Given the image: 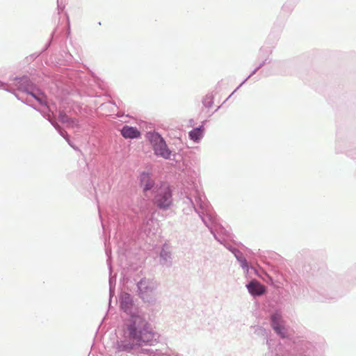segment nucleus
Here are the masks:
<instances>
[{
	"label": "nucleus",
	"mask_w": 356,
	"mask_h": 356,
	"mask_svg": "<svg viewBox=\"0 0 356 356\" xmlns=\"http://www.w3.org/2000/svg\"><path fill=\"white\" fill-rule=\"evenodd\" d=\"M271 325L276 333L281 337H286V330L283 325V320L280 313L276 312L271 316Z\"/></svg>",
	"instance_id": "4"
},
{
	"label": "nucleus",
	"mask_w": 356,
	"mask_h": 356,
	"mask_svg": "<svg viewBox=\"0 0 356 356\" xmlns=\"http://www.w3.org/2000/svg\"><path fill=\"white\" fill-rule=\"evenodd\" d=\"M60 120H62V122H68L67 117L65 115L61 116Z\"/></svg>",
	"instance_id": "13"
},
{
	"label": "nucleus",
	"mask_w": 356,
	"mask_h": 356,
	"mask_svg": "<svg viewBox=\"0 0 356 356\" xmlns=\"http://www.w3.org/2000/svg\"><path fill=\"white\" fill-rule=\"evenodd\" d=\"M203 129L202 127L196 128L190 131L189 136L193 141H198L202 137Z\"/></svg>",
	"instance_id": "8"
},
{
	"label": "nucleus",
	"mask_w": 356,
	"mask_h": 356,
	"mask_svg": "<svg viewBox=\"0 0 356 356\" xmlns=\"http://www.w3.org/2000/svg\"><path fill=\"white\" fill-rule=\"evenodd\" d=\"M141 182L144 186V191H148L151 189L154 186L153 181L149 178L147 174H143L141 176Z\"/></svg>",
	"instance_id": "7"
},
{
	"label": "nucleus",
	"mask_w": 356,
	"mask_h": 356,
	"mask_svg": "<svg viewBox=\"0 0 356 356\" xmlns=\"http://www.w3.org/2000/svg\"><path fill=\"white\" fill-rule=\"evenodd\" d=\"M170 252H167L164 248L162 250L161 252V256L162 257H164L165 259H166V257L168 256V254Z\"/></svg>",
	"instance_id": "11"
},
{
	"label": "nucleus",
	"mask_w": 356,
	"mask_h": 356,
	"mask_svg": "<svg viewBox=\"0 0 356 356\" xmlns=\"http://www.w3.org/2000/svg\"><path fill=\"white\" fill-rule=\"evenodd\" d=\"M29 95H30L33 97H34L41 104H47V98H46V96L43 93L39 92L38 94H35V93H33V92H29Z\"/></svg>",
	"instance_id": "9"
},
{
	"label": "nucleus",
	"mask_w": 356,
	"mask_h": 356,
	"mask_svg": "<svg viewBox=\"0 0 356 356\" xmlns=\"http://www.w3.org/2000/svg\"><path fill=\"white\" fill-rule=\"evenodd\" d=\"M70 122L72 123V127H77L78 126V122L76 120H71Z\"/></svg>",
	"instance_id": "12"
},
{
	"label": "nucleus",
	"mask_w": 356,
	"mask_h": 356,
	"mask_svg": "<svg viewBox=\"0 0 356 356\" xmlns=\"http://www.w3.org/2000/svg\"><path fill=\"white\" fill-rule=\"evenodd\" d=\"M147 138L152 146L154 153L165 159L170 158L171 151L168 148L163 138L156 132L147 133Z\"/></svg>",
	"instance_id": "2"
},
{
	"label": "nucleus",
	"mask_w": 356,
	"mask_h": 356,
	"mask_svg": "<svg viewBox=\"0 0 356 356\" xmlns=\"http://www.w3.org/2000/svg\"><path fill=\"white\" fill-rule=\"evenodd\" d=\"M121 134L125 138H137L140 136V132L136 127H130L128 125L124 126L121 129Z\"/></svg>",
	"instance_id": "6"
},
{
	"label": "nucleus",
	"mask_w": 356,
	"mask_h": 356,
	"mask_svg": "<svg viewBox=\"0 0 356 356\" xmlns=\"http://www.w3.org/2000/svg\"><path fill=\"white\" fill-rule=\"evenodd\" d=\"M131 305V300L129 298V295L126 294L124 298H122V302H121V307L124 309H127L129 308V306Z\"/></svg>",
	"instance_id": "10"
},
{
	"label": "nucleus",
	"mask_w": 356,
	"mask_h": 356,
	"mask_svg": "<svg viewBox=\"0 0 356 356\" xmlns=\"http://www.w3.org/2000/svg\"><path fill=\"white\" fill-rule=\"evenodd\" d=\"M129 337L134 342L140 345L141 343H148L152 338L149 327L144 318L140 316H132L127 324Z\"/></svg>",
	"instance_id": "1"
},
{
	"label": "nucleus",
	"mask_w": 356,
	"mask_h": 356,
	"mask_svg": "<svg viewBox=\"0 0 356 356\" xmlns=\"http://www.w3.org/2000/svg\"><path fill=\"white\" fill-rule=\"evenodd\" d=\"M249 292L253 296H261L265 293L266 289L264 285L257 281H252L247 285Z\"/></svg>",
	"instance_id": "5"
},
{
	"label": "nucleus",
	"mask_w": 356,
	"mask_h": 356,
	"mask_svg": "<svg viewBox=\"0 0 356 356\" xmlns=\"http://www.w3.org/2000/svg\"><path fill=\"white\" fill-rule=\"evenodd\" d=\"M171 196V191L168 186H163L160 188L155 197L157 206L160 208L168 207L172 202Z\"/></svg>",
	"instance_id": "3"
}]
</instances>
